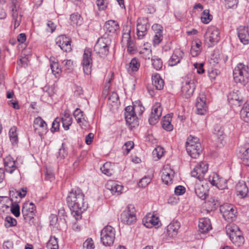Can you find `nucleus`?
<instances>
[{"mask_svg": "<svg viewBox=\"0 0 249 249\" xmlns=\"http://www.w3.org/2000/svg\"><path fill=\"white\" fill-rule=\"evenodd\" d=\"M67 203L72 211L73 215L80 216L81 213L87 208L84 202V195L80 189H72L67 197Z\"/></svg>", "mask_w": 249, "mask_h": 249, "instance_id": "nucleus-1", "label": "nucleus"}, {"mask_svg": "<svg viewBox=\"0 0 249 249\" xmlns=\"http://www.w3.org/2000/svg\"><path fill=\"white\" fill-rule=\"evenodd\" d=\"M227 234L232 242L236 246L240 247L244 243V238L238 227L234 224H229L226 227Z\"/></svg>", "mask_w": 249, "mask_h": 249, "instance_id": "nucleus-2", "label": "nucleus"}, {"mask_svg": "<svg viewBox=\"0 0 249 249\" xmlns=\"http://www.w3.org/2000/svg\"><path fill=\"white\" fill-rule=\"evenodd\" d=\"M138 108L140 109V114H142L144 110L143 107L142 106H127L125 108L124 116L126 124H128L131 129L134 128L139 125L138 118L135 114V110Z\"/></svg>", "mask_w": 249, "mask_h": 249, "instance_id": "nucleus-3", "label": "nucleus"}, {"mask_svg": "<svg viewBox=\"0 0 249 249\" xmlns=\"http://www.w3.org/2000/svg\"><path fill=\"white\" fill-rule=\"evenodd\" d=\"M248 69V66L241 63L238 64L233 71L234 81L244 85L247 84L248 82L249 76Z\"/></svg>", "mask_w": 249, "mask_h": 249, "instance_id": "nucleus-4", "label": "nucleus"}, {"mask_svg": "<svg viewBox=\"0 0 249 249\" xmlns=\"http://www.w3.org/2000/svg\"><path fill=\"white\" fill-rule=\"evenodd\" d=\"M124 32L122 35V43L123 45H126L127 51L129 53L133 54L137 51V47L134 42V39L130 36L131 29L128 26L124 27Z\"/></svg>", "mask_w": 249, "mask_h": 249, "instance_id": "nucleus-5", "label": "nucleus"}, {"mask_svg": "<svg viewBox=\"0 0 249 249\" xmlns=\"http://www.w3.org/2000/svg\"><path fill=\"white\" fill-rule=\"evenodd\" d=\"M115 238V231L111 226H107L101 231V241L105 246H111Z\"/></svg>", "mask_w": 249, "mask_h": 249, "instance_id": "nucleus-6", "label": "nucleus"}, {"mask_svg": "<svg viewBox=\"0 0 249 249\" xmlns=\"http://www.w3.org/2000/svg\"><path fill=\"white\" fill-rule=\"evenodd\" d=\"M204 39L209 47L216 44L220 40V32L215 26L209 27L204 35Z\"/></svg>", "mask_w": 249, "mask_h": 249, "instance_id": "nucleus-7", "label": "nucleus"}, {"mask_svg": "<svg viewBox=\"0 0 249 249\" xmlns=\"http://www.w3.org/2000/svg\"><path fill=\"white\" fill-rule=\"evenodd\" d=\"M110 43V39L106 37H100L95 44L94 50L101 57H105L109 53Z\"/></svg>", "mask_w": 249, "mask_h": 249, "instance_id": "nucleus-8", "label": "nucleus"}, {"mask_svg": "<svg viewBox=\"0 0 249 249\" xmlns=\"http://www.w3.org/2000/svg\"><path fill=\"white\" fill-rule=\"evenodd\" d=\"M136 213L134 206L129 204L121 214V221L126 225L133 224L136 221Z\"/></svg>", "mask_w": 249, "mask_h": 249, "instance_id": "nucleus-9", "label": "nucleus"}, {"mask_svg": "<svg viewBox=\"0 0 249 249\" xmlns=\"http://www.w3.org/2000/svg\"><path fill=\"white\" fill-rule=\"evenodd\" d=\"M220 210L224 219L228 222L233 221L236 219V210L234 207L229 203L220 206Z\"/></svg>", "mask_w": 249, "mask_h": 249, "instance_id": "nucleus-10", "label": "nucleus"}, {"mask_svg": "<svg viewBox=\"0 0 249 249\" xmlns=\"http://www.w3.org/2000/svg\"><path fill=\"white\" fill-rule=\"evenodd\" d=\"M150 24L148 19L146 18H139L137 21V35L139 39H142L147 34Z\"/></svg>", "mask_w": 249, "mask_h": 249, "instance_id": "nucleus-11", "label": "nucleus"}, {"mask_svg": "<svg viewBox=\"0 0 249 249\" xmlns=\"http://www.w3.org/2000/svg\"><path fill=\"white\" fill-rule=\"evenodd\" d=\"M91 50L89 48L85 49L82 65L83 71L85 74L89 75L91 73V67L92 65V59L91 57Z\"/></svg>", "mask_w": 249, "mask_h": 249, "instance_id": "nucleus-12", "label": "nucleus"}, {"mask_svg": "<svg viewBox=\"0 0 249 249\" xmlns=\"http://www.w3.org/2000/svg\"><path fill=\"white\" fill-rule=\"evenodd\" d=\"M208 169V164L206 161H201L194 167L191 172V176L201 180L203 179Z\"/></svg>", "mask_w": 249, "mask_h": 249, "instance_id": "nucleus-13", "label": "nucleus"}, {"mask_svg": "<svg viewBox=\"0 0 249 249\" xmlns=\"http://www.w3.org/2000/svg\"><path fill=\"white\" fill-rule=\"evenodd\" d=\"M180 226V223L178 221H173L169 224L167 227L166 231L164 233L165 239L169 240L175 238L178 234Z\"/></svg>", "mask_w": 249, "mask_h": 249, "instance_id": "nucleus-14", "label": "nucleus"}, {"mask_svg": "<svg viewBox=\"0 0 249 249\" xmlns=\"http://www.w3.org/2000/svg\"><path fill=\"white\" fill-rule=\"evenodd\" d=\"M34 128L35 132L40 136L41 140L43 136L48 132L47 124L40 117L34 120Z\"/></svg>", "mask_w": 249, "mask_h": 249, "instance_id": "nucleus-15", "label": "nucleus"}, {"mask_svg": "<svg viewBox=\"0 0 249 249\" xmlns=\"http://www.w3.org/2000/svg\"><path fill=\"white\" fill-rule=\"evenodd\" d=\"M196 81L193 79L186 81L181 88L182 95L185 98L190 97L193 94L196 88Z\"/></svg>", "mask_w": 249, "mask_h": 249, "instance_id": "nucleus-16", "label": "nucleus"}, {"mask_svg": "<svg viewBox=\"0 0 249 249\" xmlns=\"http://www.w3.org/2000/svg\"><path fill=\"white\" fill-rule=\"evenodd\" d=\"M56 45L65 52H70L71 51V39L65 36L61 35L55 39Z\"/></svg>", "mask_w": 249, "mask_h": 249, "instance_id": "nucleus-17", "label": "nucleus"}, {"mask_svg": "<svg viewBox=\"0 0 249 249\" xmlns=\"http://www.w3.org/2000/svg\"><path fill=\"white\" fill-rule=\"evenodd\" d=\"M162 108L160 103H156L153 106L149 122L150 124H155L161 115Z\"/></svg>", "mask_w": 249, "mask_h": 249, "instance_id": "nucleus-18", "label": "nucleus"}, {"mask_svg": "<svg viewBox=\"0 0 249 249\" xmlns=\"http://www.w3.org/2000/svg\"><path fill=\"white\" fill-rule=\"evenodd\" d=\"M174 174V171L168 165L164 166L162 170L161 179L162 181L166 185L172 183Z\"/></svg>", "mask_w": 249, "mask_h": 249, "instance_id": "nucleus-19", "label": "nucleus"}, {"mask_svg": "<svg viewBox=\"0 0 249 249\" xmlns=\"http://www.w3.org/2000/svg\"><path fill=\"white\" fill-rule=\"evenodd\" d=\"M210 181L213 186H216L220 190H223L227 188V180L216 173H213V176L210 177Z\"/></svg>", "mask_w": 249, "mask_h": 249, "instance_id": "nucleus-20", "label": "nucleus"}, {"mask_svg": "<svg viewBox=\"0 0 249 249\" xmlns=\"http://www.w3.org/2000/svg\"><path fill=\"white\" fill-rule=\"evenodd\" d=\"M206 96L204 94H200L197 98L196 103V113L200 115H204L207 110V107L206 104Z\"/></svg>", "mask_w": 249, "mask_h": 249, "instance_id": "nucleus-21", "label": "nucleus"}, {"mask_svg": "<svg viewBox=\"0 0 249 249\" xmlns=\"http://www.w3.org/2000/svg\"><path fill=\"white\" fill-rule=\"evenodd\" d=\"M186 151L188 154L192 158L196 159L199 156L202 151L200 143H195V145L189 143L188 145H186Z\"/></svg>", "mask_w": 249, "mask_h": 249, "instance_id": "nucleus-22", "label": "nucleus"}, {"mask_svg": "<svg viewBox=\"0 0 249 249\" xmlns=\"http://www.w3.org/2000/svg\"><path fill=\"white\" fill-rule=\"evenodd\" d=\"M12 12L13 19L14 22V28L16 29L20 25L22 17L20 11L19 6L16 3H13Z\"/></svg>", "mask_w": 249, "mask_h": 249, "instance_id": "nucleus-23", "label": "nucleus"}, {"mask_svg": "<svg viewBox=\"0 0 249 249\" xmlns=\"http://www.w3.org/2000/svg\"><path fill=\"white\" fill-rule=\"evenodd\" d=\"M104 29L106 34L108 35H112L119 30V25L116 21L109 20L105 22Z\"/></svg>", "mask_w": 249, "mask_h": 249, "instance_id": "nucleus-24", "label": "nucleus"}, {"mask_svg": "<svg viewBox=\"0 0 249 249\" xmlns=\"http://www.w3.org/2000/svg\"><path fill=\"white\" fill-rule=\"evenodd\" d=\"M238 36L240 41L246 45L249 43V33L247 28L245 26H240L237 29Z\"/></svg>", "mask_w": 249, "mask_h": 249, "instance_id": "nucleus-25", "label": "nucleus"}, {"mask_svg": "<svg viewBox=\"0 0 249 249\" xmlns=\"http://www.w3.org/2000/svg\"><path fill=\"white\" fill-rule=\"evenodd\" d=\"M106 187L109 190L113 195L118 196L122 194L123 186L118 184L113 180H109L107 182Z\"/></svg>", "mask_w": 249, "mask_h": 249, "instance_id": "nucleus-26", "label": "nucleus"}, {"mask_svg": "<svg viewBox=\"0 0 249 249\" xmlns=\"http://www.w3.org/2000/svg\"><path fill=\"white\" fill-rule=\"evenodd\" d=\"M195 193L202 200H205L208 196V190L207 186L200 183H196L195 185Z\"/></svg>", "mask_w": 249, "mask_h": 249, "instance_id": "nucleus-27", "label": "nucleus"}, {"mask_svg": "<svg viewBox=\"0 0 249 249\" xmlns=\"http://www.w3.org/2000/svg\"><path fill=\"white\" fill-rule=\"evenodd\" d=\"M183 53L179 49L175 50L168 61L169 66H174L180 62Z\"/></svg>", "mask_w": 249, "mask_h": 249, "instance_id": "nucleus-28", "label": "nucleus"}, {"mask_svg": "<svg viewBox=\"0 0 249 249\" xmlns=\"http://www.w3.org/2000/svg\"><path fill=\"white\" fill-rule=\"evenodd\" d=\"M4 163L5 170L10 174H12L18 168L16 165V161L10 156L5 158Z\"/></svg>", "mask_w": 249, "mask_h": 249, "instance_id": "nucleus-29", "label": "nucleus"}, {"mask_svg": "<svg viewBox=\"0 0 249 249\" xmlns=\"http://www.w3.org/2000/svg\"><path fill=\"white\" fill-rule=\"evenodd\" d=\"M199 231L201 233H205L212 229V225L210 219L208 218H202L199 220Z\"/></svg>", "mask_w": 249, "mask_h": 249, "instance_id": "nucleus-30", "label": "nucleus"}, {"mask_svg": "<svg viewBox=\"0 0 249 249\" xmlns=\"http://www.w3.org/2000/svg\"><path fill=\"white\" fill-rule=\"evenodd\" d=\"M140 67V61L136 57L132 58L129 63L126 65V70L130 74H132L137 71Z\"/></svg>", "mask_w": 249, "mask_h": 249, "instance_id": "nucleus-31", "label": "nucleus"}, {"mask_svg": "<svg viewBox=\"0 0 249 249\" xmlns=\"http://www.w3.org/2000/svg\"><path fill=\"white\" fill-rule=\"evenodd\" d=\"M144 225L147 228H151L158 225L159 218L154 215L149 214L143 219Z\"/></svg>", "mask_w": 249, "mask_h": 249, "instance_id": "nucleus-32", "label": "nucleus"}, {"mask_svg": "<svg viewBox=\"0 0 249 249\" xmlns=\"http://www.w3.org/2000/svg\"><path fill=\"white\" fill-rule=\"evenodd\" d=\"M153 85L158 90H161L164 86V81L158 73H155L152 76Z\"/></svg>", "mask_w": 249, "mask_h": 249, "instance_id": "nucleus-33", "label": "nucleus"}, {"mask_svg": "<svg viewBox=\"0 0 249 249\" xmlns=\"http://www.w3.org/2000/svg\"><path fill=\"white\" fill-rule=\"evenodd\" d=\"M73 116L78 124L81 126H86L87 121L83 116V112L80 109L77 108L73 112Z\"/></svg>", "mask_w": 249, "mask_h": 249, "instance_id": "nucleus-34", "label": "nucleus"}, {"mask_svg": "<svg viewBox=\"0 0 249 249\" xmlns=\"http://www.w3.org/2000/svg\"><path fill=\"white\" fill-rule=\"evenodd\" d=\"M35 211L36 207L33 203L26 202L23 205L21 213L22 214H26L27 213L35 214Z\"/></svg>", "mask_w": 249, "mask_h": 249, "instance_id": "nucleus-35", "label": "nucleus"}, {"mask_svg": "<svg viewBox=\"0 0 249 249\" xmlns=\"http://www.w3.org/2000/svg\"><path fill=\"white\" fill-rule=\"evenodd\" d=\"M241 118L246 122H249V101L246 102L240 111Z\"/></svg>", "mask_w": 249, "mask_h": 249, "instance_id": "nucleus-36", "label": "nucleus"}, {"mask_svg": "<svg viewBox=\"0 0 249 249\" xmlns=\"http://www.w3.org/2000/svg\"><path fill=\"white\" fill-rule=\"evenodd\" d=\"M207 207L211 211L215 210L220 205V202L216 196L211 197L206 202Z\"/></svg>", "mask_w": 249, "mask_h": 249, "instance_id": "nucleus-37", "label": "nucleus"}, {"mask_svg": "<svg viewBox=\"0 0 249 249\" xmlns=\"http://www.w3.org/2000/svg\"><path fill=\"white\" fill-rule=\"evenodd\" d=\"M171 117L170 114L165 116L162 121V126L163 129L167 131H171L173 129V126L171 124Z\"/></svg>", "mask_w": 249, "mask_h": 249, "instance_id": "nucleus-38", "label": "nucleus"}, {"mask_svg": "<svg viewBox=\"0 0 249 249\" xmlns=\"http://www.w3.org/2000/svg\"><path fill=\"white\" fill-rule=\"evenodd\" d=\"M17 128L16 126L12 127L9 132V135L11 142L13 145H16L18 142Z\"/></svg>", "mask_w": 249, "mask_h": 249, "instance_id": "nucleus-39", "label": "nucleus"}, {"mask_svg": "<svg viewBox=\"0 0 249 249\" xmlns=\"http://www.w3.org/2000/svg\"><path fill=\"white\" fill-rule=\"evenodd\" d=\"M71 24L73 26H79L82 24L83 19L78 13L73 14L70 17Z\"/></svg>", "mask_w": 249, "mask_h": 249, "instance_id": "nucleus-40", "label": "nucleus"}, {"mask_svg": "<svg viewBox=\"0 0 249 249\" xmlns=\"http://www.w3.org/2000/svg\"><path fill=\"white\" fill-rule=\"evenodd\" d=\"M228 99L238 102L240 103L243 102V98L241 96V92L238 90H233L228 96Z\"/></svg>", "mask_w": 249, "mask_h": 249, "instance_id": "nucleus-41", "label": "nucleus"}, {"mask_svg": "<svg viewBox=\"0 0 249 249\" xmlns=\"http://www.w3.org/2000/svg\"><path fill=\"white\" fill-rule=\"evenodd\" d=\"M239 156L243 160V163L246 166H249V148L243 149L239 153Z\"/></svg>", "mask_w": 249, "mask_h": 249, "instance_id": "nucleus-42", "label": "nucleus"}, {"mask_svg": "<svg viewBox=\"0 0 249 249\" xmlns=\"http://www.w3.org/2000/svg\"><path fill=\"white\" fill-rule=\"evenodd\" d=\"M236 190L238 195H240L242 197L246 196L248 193V188L245 183L237 185Z\"/></svg>", "mask_w": 249, "mask_h": 249, "instance_id": "nucleus-43", "label": "nucleus"}, {"mask_svg": "<svg viewBox=\"0 0 249 249\" xmlns=\"http://www.w3.org/2000/svg\"><path fill=\"white\" fill-rule=\"evenodd\" d=\"M46 247L48 249H58L57 239L55 236H51L47 243Z\"/></svg>", "mask_w": 249, "mask_h": 249, "instance_id": "nucleus-44", "label": "nucleus"}, {"mask_svg": "<svg viewBox=\"0 0 249 249\" xmlns=\"http://www.w3.org/2000/svg\"><path fill=\"white\" fill-rule=\"evenodd\" d=\"M100 170L103 174L108 176H110L112 174L113 169L111 168L110 162L105 163L101 167Z\"/></svg>", "mask_w": 249, "mask_h": 249, "instance_id": "nucleus-45", "label": "nucleus"}, {"mask_svg": "<svg viewBox=\"0 0 249 249\" xmlns=\"http://www.w3.org/2000/svg\"><path fill=\"white\" fill-rule=\"evenodd\" d=\"M212 18V16L210 15L209 10L207 9L204 10L201 17V21L205 24H207L211 21Z\"/></svg>", "mask_w": 249, "mask_h": 249, "instance_id": "nucleus-46", "label": "nucleus"}, {"mask_svg": "<svg viewBox=\"0 0 249 249\" xmlns=\"http://www.w3.org/2000/svg\"><path fill=\"white\" fill-rule=\"evenodd\" d=\"M11 212L16 216L18 217L20 215V207L17 201L11 203Z\"/></svg>", "mask_w": 249, "mask_h": 249, "instance_id": "nucleus-47", "label": "nucleus"}, {"mask_svg": "<svg viewBox=\"0 0 249 249\" xmlns=\"http://www.w3.org/2000/svg\"><path fill=\"white\" fill-rule=\"evenodd\" d=\"M51 69L53 74L56 75L57 74H59L61 71V69L59 68V64L56 62H52L50 64Z\"/></svg>", "mask_w": 249, "mask_h": 249, "instance_id": "nucleus-48", "label": "nucleus"}, {"mask_svg": "<svg viewBox=\"0 0 249 249\" xmlns=\"http://www.w3.org/2000/svg\"><path fill=\"white\" fill-rule=\"evenodd\" d=\"M17 224V221L15 218L11 216H7L5 219V226L6 228H9L14 226Z\"/></svg>", "mask_w": 249, "mask_h": 249, "instance_id": "nucleus-49", "label": "nucleus"}, {"mask_svg": "<svg viewBox=\"0 0 249 249\" xmlns=\"http://www.w3.org/2000/svg\"><path fill=\"white\" fill-rule=\"evenodd\" d=\"M151 180V178L150 176H145L140 180L139 186L142 187H145L150 182Z\"/></svg>", "mask_w": 249, "mask_h": 249, "instance_id": "nucleus-50", "label": "nucleus"}, {"mask_svg": "<svg viewBox=\"0 0 249 249\" xmlns=\"http://www.w3.org/2000/svg\"><path fill=\"white\" fill-rule=\"evenodd\" d=\"M60 122V118L57 117L55 119V120L53 122L52 128H51V131L52 132H56L59 130Z\"/></svg>", "mask_w": 249, "mask_h": 249, "instance_id": "nucleus-51", "label": "nucleus"}, {"mask_svg": "<svg viewBox=\"0 0 249 249\" xmlns=\"http://www.w3.org/2000/svg\"><path fill=\"white\" fill-rule=\"evenodd\" d=\"M152 65L156 70H160L162 67V62L160 58H152Z\"/></svg>", "mask_w": 249, "mask_h": 249, "instance_id": "nucleus-52", "label": "nucleus"}, {"mask_svg": "<svg viewBox=\"0 0 249 249\" xmlns=\"http://www.w3.org/2000/svg\"><path fill=\"white\" fill-rule=\"evenodd\" d=\"M61 122H62L63 127L65 130H68L69 129V126L71 124L72 122V118H60Z\"/></svg>", "mask_w": 249, "mask_h": 249, "instance_id": "nucleus-53", "label": "nucleus"}, {"mask_svg": "<svg viewBox=\"0 0 249 249\" xmlns=\"http://www.w3.org/2000/svg\"><path fill=\"white\" fill-rule=\"evenodd\" d=\"M83 249H94V243L91 238L87 239L83 243Z\"/></svg>", "mask_w": 249, "mask_h": 249, "instance_id": "nucleus-54", "label": "nucleus"}, {"mask_svg": "<svg viewBox=\"0 0 249 249\" xmlns=\"http://www.w3.org/2000/svg\"><path fill=\"white\" fill-rule=\"evenodd\" d=\"M213 133L220 138L224 134L223 129L220 125L216 124L214 126Z\"/></svg>", "mask_w": 249, "mask_h": 249, "instance_id": "nucleus-55", "label": "nucleus"}, {"mask_svg": "<svg viewBox=\"0 0 249 249\" xmlns=\"http://www.w3.org/2000/svg\"><path fill=\"white\" fill-rule=\"evenodd\" d=\"M163 38L162 33L156 32L153 38V44L154 46L159 44Z\"/></svg>", "mask_w": 249, "mask_h": 249, "instance_id": "nucleus-56", "label": "nucleus"}, {"mask_svg": "<svg viewBox=\"0 0 249 249\" xmlns=\"http://www.w3.org/2000/svg\"><path fill=\"white\" fill-rule=\"evenodd\" d=\"M23 216L24 217V219L25 220L28 222L29 224L32 225L34 223V215L35 214L32 213H26L22 214Z\"/></svg>", "mask_w": 249, "mask_h": 249, "instance_id": "nucleus-57", "label": "nucleus"}, {"mask_svg": "<svg viewBox=\"0 0 249 249\" xmlns=\"http://www.w3.org/2000/svg\"><path fill=\"white\" fill-rule=\"evenodd\" d=\"M134 145V142L132 141H128L124 143L123 148L126 151V154L129 153L130 151L133 148Z\"/></svg>", "mask_w": 249, "mask_h": 249, "instance_id": "nucleus-58", "label": "nucleus"}, {"mask_svg": "<svg viewBox=\"0 0 249 249\" xmlns=\"http://www.w3.org/2000/svg\"><path fill=\"white\" fill-rule=\"evenodd\" d=\"M154 155H156L158 159H160L164 155V150L160 146L156 148L153 152Z\"/></svg>", "mask_w": 249, "mask_h": 249, "instance_id": "nucleus-59", "label": "nucleus"}, {"mask_svg": "<svg viewBox=\"0 0 249 249\" xmlns=\"http://www.w3.org/2000/svg\"><path fill=\"white\" fill-rule=\"evenodd\" d=\"M195 69L197 70V72L199 74H202L204 72V69H203V64L201 63H195L194 65Z\"/></svg>", "mask_w": 249, "mask_h": 249, "instance_id": "nucleus-60", "label": "nucleus"}, {"mask_svg": "<svg viewBox=\"0 0 249 249\" xmlns=\"http://www.w3.org/2000/svg\"><path fill=\"white\" fill-rule=\"evenodd\" d=\"M225 6L227 9L234 8L237 5V1H225Z\"/></svg>", "mask_w": 249, "mask_h": 249, "instance_id": "nucleus-61", "label": "nucleus"}, {"mask_svg": "<svg viewBox=\"0 0 249 249\" xmlns=\"http://www.w3.org/2000/svg\"><path fill=\"white\" fill-rule=\"evenodd\" d=\"M185 192V188L182 186H178L175 189V193L178 196L183 195Z\"/></svg>", "mask_w": 249, "mask_h": 249, "instance_id": "nucleus-62", "label": "nucleus"}, {"mask_svg": "<svg viewBox=\"0 0 249 249\" xmlns=\"http://www.w3.org/2000/svg\"><path fill=\"white\" fill-rule=\"evenodd\" d=\"M201 51V49H196V47L192 46L190 52L192 56L195 57L200 53Z\"/></svg>", "mask_w": 249, "mask_h": 249, "instance_id": "nucleus-63", "label": "nucleus"}, {"mask_svg": "<svg viewBox=\"0 0 249 249\" xmlns=\"http://www.w3.org/2000/svg\"><path fill=\"white\" fill-rule=\"evenodd\" d=\"M96 4L99 10H104L107 6L106 1H97Z\"/></svg>", "mask_w": 249, "mask_h": 249, "instance_id": "nucleus-64", "label": "nucleus"}]
</instances>
